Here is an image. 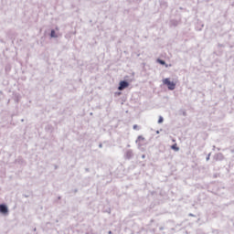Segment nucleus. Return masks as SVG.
<instances>
[{
	"mask_svg": "<svg viewBox=\"0 0 234 234\" xmlns=\"http://www.w3.org/2000/svg\"><path fill=\"white\" fill-rule=\"evenodd\" d=\"M163 83L168 87L169 90H175L176 89V83L171 81L169 79H164Z\"/></svg>",
	"mask_w": 234,
	"mask_h": 234,
	"instance_id": "f257e3e1",
	"label": "nucleus"
},
{
	"mask_svg": "<svg viewBox=\"0 0 234 234\" xmlns=\"http://www.w3.org/2000/svg\"><path fill=\"white\" fill-rule=\"evenodd\" d=\"M127 87H129V82H127L125 80H122L120 82V86L118 88V90H123V89H127Z\"/></svg>",
	"mask_w": 234,
	"mask_h": 234,
	"instance_id": "f03ea898",
	"label": "nucleus"
},
{
	"mask_svg": "<svg viewBox=\"0 0 234 234\" xmlns=\"http://www.w3.org/2000/svg\"><path fill=\"white\" fill-rule=\"evenodd\" d=\"M136 144H138L140 146L144 145V144H145V137L139 135L136 140Z\"/></svg>",
	"mask_w": 234,
	"mask_h": 234,
	"instance_id": "7ed1b4c3",
	"label": "nucleus"
},
{
	"mask_svg": "<svg viewBox=\"0 0 234 234\" xmlns=\"http://www.w3.org/2000/svg\"><path fill=\"white\" fill-rule=\"evenodd\" d=\"M0 213L6 215V213H8V207L5 205H0Z\"/></svg>",
	"mask_w": 234,
	"mask_h": 234,
	"instance_id": "20e7f679",
	"label": "nucleus"
},
{
	"mask_svg": "<svg viewBox=\"0 0 234 234\" xmlns=\"http://www.w3.org/2000/svg\"><path fill=\"white\" fill-rule=\"evenodd\" d=\"M157 63H160V65H165V61H164L160 58L157 59Z\"/></svg>",
	"mask_w": 234,
	"mask_h": 234,
	"instance_id": "39448f33",
	"label": "nucleus"
},
{
	"mask_svg": "<svg viewBox=\"0 0 234 234\" xmlns=\"http://www.w3.org/2000/svg\"><path fill=\"white\" fill-rule=\"evenodd\" d=\"M172 149H174V151H179V148L176 146V144H173Z\"/></svg>",
	"mask_w": 234,
	"mask_h": 234,
	"instance_id": "423d86ee",
	"label": "nucleus"
},
{
	"mask_svg": "<svg viewBox=\"0 0 234 234\" xmlns=\"http://www.w3.org/2000/svg\"><path fill=\"white\" fill-rule=\"evenodd\" d=\"M163 122H164V118L161 116L159 117L158 123H163Z\"/></svg>",
	"mask_w": 234,
	"mask_h": 234,
	"instance_id": "0eeeda50",
	"label": "nucleus"
},
{
	"mask_svg": "<svg viewBox=\"0 0 234 234\" xmlns=\"http://www.w3.org/2000/svg\"><path fill=\"white\" fill-rule=\"evenodd\" d=\"M51 37H56V31L54 30L51 31Z\"/></svg>",
	"mask_w": 234,
	"mask_h": 234,
	"instance_id": "6e6552de",
	"label": "nucleus"
},
{
	"mask_svg": "<svg viewBox=\"0 0 234 234\" xmlns=\"http://www.w3.org/2000/svg\"><path fill=\"white\" fill-rule=\"evenodd\" d=\"M133 129L136 131L138 129V125L137 124H134L133 125Z\"/></svg>",
	"mask_w": 234,
	"mask_h": 234,
	"instance_id": "1a4fd4ad",
	"label": "nucleus"
},
{
	"mask_svg": "<svg viewBox=\"0 0 234 234\" xmlns=\"http://www.w3.org/2000/svg\"><path fill=\"white\" fill-rule=\"evenodd\" d=\"M108 234H112V231H109V233Z\"/></svg>",
	"mask_w": 234,
	"mask_h": 234,
	"instance_id": "9d476101",
	"label": "nucleus"
},
{
	"mask_svg": "<svg viewBox=\"0 0 234 234\" xmlns=\"http://www.w3.org/2000/svg\"><path fill=\"white\" fill-rule=\"evenodd\" d=\"M207 160H209V156L207 158Z\"/></svg>",
	"mask_w": 234,
	"mask_h": 234,
	"instance_id": "9b49d317",
	"label": "nucleus"
}]
</instances>
